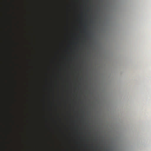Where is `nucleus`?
I'll list each match as a JSON object with an SVG mask.
<instances>
[{"label":"nucleus","mask_w":151,"mask_h":151,"mask_svg":"<svg viewBox=\"0 0 151 151\" xmlns=\"http://www.w3.org/2000/svg\"><path fill=\"white\" fill-rule=\"evenodd\" d=\"M7 125L8 126L9 128V131H7V134L6 135V139H8V135H9L10 133V132H12V127L9 124V122L7 123Z\"/></svg>","instance_id":"nucleus-1"},{"label":"nucleus","mask_w":151,"mask_h":151,"mask_svg":"<svg viewBox=\"0 0 151 151\" xmlns=\"http://www.w3.org/2000/svg\"><path fill=\"white\" fill-rule=\"evenodd\" d=\"M8 109L9 110L7 112L8 113L9 115L11 116L12 114L9 112V111L11 110V109L9 108V106L8 107Z\"/></svg>","instance_id":"nucleus-2"},{"label":"nucleus","mask_w":151,"mask_h":151,"mask_svg":"<svg viewBox=\"0 0 151 151\" xmlns=\"http://www.w3.org/2000/svg\"><path fill=\"white\" fill-rule=\"evenodd\" d=\"M10 25L11 26V27H12V23H11V20H10ZM11 29H10V31L11 32Z\"/></svg>","instance_id":"nucleus-3"},{"label":"nucleus","mask_w":151,"mask_h":151,"mask_svg":"<svg viewBox=\"0 0 151 151\" xmlns=\"http://www.w3.org/2000/svg\"><path fill=\"white\" fill-rule=\"evenodd\" d=\"M7 10H8V12H9V7L8 8Z\"/></svg>","instance_id":"nucleus-4"},{"label":"nucleus","mask_w":151,"mask_h":151,"mask_svg":"<svg viewBox=\"0 0 151 151\" xmlns=\"http://www.w3.org/2000/svg\"><path fill=\"white\" fill-rule=\"evenodd\" d=\"M7 144H9L10 142H7Z\"/></svg>","instance_id":"nucleus-5"},{"label":"nucleus","mask_w":151,"mask_h":151,"mask_svg":"<svg viewBox=\"0 0 151 151\" xmlns=\"http://www.w3.org/2000/svg\"><path fill=\"white\" fill-rule=\"evenodd\" d=\"M9 37H10V39L11 40V37L10 36H9Z\"/></svg>","instance_id":"nucleus-6"},{"label":"nucleus","mask_w":151,"mask_h":151,"mask_svg":"<svg viewBox=\"0 0 151 151\" xmlns=\"http://www.w3.org/2000/svg\"><path fill=\"white\" fill-rule=\"evenodd\" d=\"M6 148H8V147H6Z\"/></svg>","instance_id":"nucleus-7"}]
</instances>
